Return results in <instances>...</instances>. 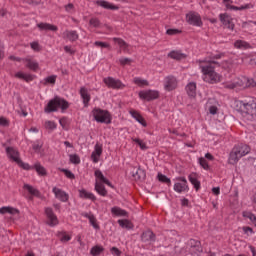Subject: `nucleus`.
Masks as SVG:
<instances>
[{
  "mask_svg": "<svg viewBox=\"0 0 256 256\" xmlns=\"http://www.w3.org/2000/svg\"><path fill=\"white\" fill-rule=\"evenodd\" d=\"M236 110L241 113L245 121H251L256 125V99L250 98L249 100L238 101Z\"/></svg>",
  "mask_w": 256,
  "mask_h": 256,
  "instance_id": "obj_1",
  "label": "nucleus"
},
{
  "mask_svg": "<svg viewBox=\"0 0 256 256\" xmlns=\"http://www.w3.org/2000/svg\"><path fill=\"white\" fill-rule=\"evenodd\" d=\"M209 64L200 66V69L203 73V81L205 83H210V85H215V83H220L221 76L219 73L215 72V66L213 65H219V62L215 60L208 61Z\"/></svg>",
  "mask_w": 256,
  "mask_h": 256,
  "instance_id": "obj_2",
  "label": "nucleus"
},
{
  "mask_svg": "<svg viewBox=\"0 0 256 256\" xmlns=\"http://www.w3.org/2000/svg\"><path fill=\"white\" fill-rule=\"evenodd\" d=\"M69 107V102L65 100V98H61L59 96H55L51 99L46 107L44 108L45 113H55L58 109H61L62 113L67 111Z\"/></svg>",
  "mask_w": 256,
  "mask_h": 256,
  "instance_id": "obj_3",
  "label": "nucleus"
},
{
  "mask_svg": "<svg viewBox=\"0 0 256 256\" xmlns=\"http://www.w3.org/2000/svg\"><path fill=\"white\" fill-rule=\"evenodd\" d=\"M250 152H251V148L246 144L236 145L230 153L229 163L231 165H235L236 163L239 162V159H241V157H245V155H248V153Z\"/></svg>",
  "mask_w": 256,
  "mask_h": 256,
  "instance_id": "obj_4",
  "label": "nucleus"
},
{
  "mask_svg": "<svg viewBox=\"0 0 256 256\" xmlns=\"http://www.w3.org/2000/svg\"><path fill=\"white\" fill-rule=\"evenodd\" d=\"M92 115L97 123H105V125H110L111 123V113L107 110L94 108L92 110Z\"/></svg>",
  "mask_w": 256,
  "mask_h": 256,
  "instance_id": "obj_5",
  "label": "nucleus"
},
{
  "mask_svg": "<svg viewBox=\"0 0 256 256\" xmlns=\"http://www.w3.org/2000/svg\"><path fill=\"white\" fill-rule=\"evenodd\" d=\"M186 22L194 27H201L203 25L201 16L197 12H189L186 14Z\"/></svg>",
  "mask_w": 256,
  "mask_h": 256,
  "instance_id": "obj_6",
  "label": "nucleus"
},
{
  "mask_svg": "<svg viewBox=\"0 0 256 256\" xmlns=\"http://www.w3.org/2000/svg\"><path fill=\"white\" fill-rule=\"evenodd\" d=\"M189 252L191 255H199V253H203V247L201 246V241L190 239L188 241Z\"/></svg>",
  "mask_w": 256,
  "mask_h": 256,
  "instance_id": "obj_7",
  "label": "nucleus"
},
{
  "mask_svg": "<svg viewBox=\"0 0 256 256\" xmlns=\"http://www.w3.org/2000/svg\"><path fill=\"white\" fill-rule=\"evenodd\" d=\"M219 19L226 29H230V31L235 29V23H233V17H231V15L223 13L219 15Z\"/></svg>",
  "mask_w": 256,
  "mask_h": 256,
  "instance_id": "obj_8",
  "label": "nucleus"
},
{
  "mask_svg": "<svg viewBox=\"0 0 256 256\" xmlns=\"http://www.w3.org/2000/svg\"><path fill=\"white\" fill-rule=\"evenodd\" d=\"M45 215L47 217V225H49L50 227H55V225H59V220L57 219V215H55V213L53 212V208H45Z\"/></svg>",
  "mask_w": 256,
  "mask_h": 256,
  "instance_id": "obj_9",
  "label": "nucleus"
},
{
  "mask_svg": "<svg viewBox=\"0 0 256 256\" xmlns=\"http://www.w3.org/2000/svg\"><path fill=\"white\" fill-rule=\"evenodd\" d=\"M140 99H144L145 101H153L155 99H159V91L157 90H146L139 92Z\"/></svg>",
  "mask_w": 256,
  "mask_h": 256,
  "instance_id": "obj_10",
  "label": "nucleus"
},
{
  "mask_svg": "<svg viewBox=\"0 0 256 256\" xmlns=\"http://www.w3.org/2000/svg\"><path fill=\"white\" fill-rule=\"evenodd\" d=\"M103 82L110 89H123V87H125V85H123V82H121V80L115 79L113 77L104 78Z\"/></svg>",
  "mask_w": 256,
  "mask_h": 256,
  "instance_id": "obj_11",
  "label": "nucleus"
},
{
  "mask_svg": "<svg viewBox=\"0 0 256 256\" xmlns=\"http://www.w3.org/2000/svg\"><path fill=\"white\" fill-rule=\"evenodd\" d=\"M177 181L179 182L174 184V191H176V193L189 191V186L187 185V179H185V177H178Z\"/></svg>",
  "mask_w": 256,
  "mask_h": 256,
  "instance_id": "obj_12",
  "label": "nucleus"
},
{
  "mask_svg": "<svg viewBox=\"0 0 256 256\" xmlns=\"http://www.w3.org/2000/svg\"><path fill=\"white\" fill-rule=\"evenodd\" d=\"M52 192L54 193L56 199H59L62 203H67L69 201V194L67 192L61 190L60 188L54 187L52 189Z\"/></svg>",
  "mask_w": 256,
  "mask_h": 256,
  "instance_id": "obj_13",
  "label": "nucleus"
},
{
  "mask_svg": "<svg viewBox=\"0 0 256 256\" xmlns=\"http://www.w3.org/2000/svg\"><path fill=\"white\" fill-rule=\"evenodd\" d=\"M101 155H103V146L97 143L94 146V151L91 154V159L93 163H99V157H101Z\"/></svg>",
  "mask_w": 256,
  "mask_h": 256,
  "instance_id": "obj_14",
  "label": "nucleus"
},
{
  "mask_svg": "<svg viewBox=\"0 0 256 256\" xmlns=\"http://www.w3.org/2000/svg\"><path fill=\"white\" fill-rule=\"evenodd\" d=\"M6 153L8 158L14 161V163H18L21 160V158H19V151L13 147H7Z\"/></svg>",
  "mask_w": 256,
  "mask_h": 256,
  "instance_id": "obj_15",
  "label": "nucleus"
},
{
  "mask_svg": "<svg viewBox=\"0 0 256 256\" xmlns=\"http://www.w3.org/2000/svg\"><path fill=\"white\" fill-rule=\"evenodd\" d=\"M80 97L83 100L84 107H89V101H91V94L85 87L80 88Z\"/></svg>",
  "mask_w": 256,
  "mask_h": 256,
  "instance_id": "obj_16",
  "label": "nucleus"
},
{
  "mask_svg": "<svg viewBox=\"0 0 256 256\" xmlns=\"http://www.w3.org/2000/svg\"><path fill=\"white\" fill-rule=\"evenodd\" d=\"M166 91H173L177 87V80L173 76L166 77V82L164 85Z\"/></svg>",
  "mask_w": 256,
  "mask_h": 256,
  "instance_id": "obj_17",
  "label": "nucleus"
},
{
  "mask_svg": "<svg viewBox=\"0 0 256 256\" xmlns=\"http://www.w3.org/2000/svg\"><path fill=\"white\" fill-rule=\"evenodd\" d=\"M64 39H68V41H71L72 43L74 41H77L79 39V34L75 30H66L64 33Z\"/></svg>",
  "mask_w": 256,
  "mask_h": 256,
  "instance_id": "obj_18",
  "label": "nucleus"
},
{
  "mask_svg": "<svg viewBox=\"0 0 256 256\" xmlns=\"http://www.w3.org/2000/svg\"><path fill=\"white\" fill-rule=\"evenodd\" d=\"M130 115L133 117V119H135L138 123H140L142 127L147 126V122L145 121V118H143V116H141L139 112L135 110H130Z\"/></svg>",
  "mask_w": 256,
  "mask_h": 256,
  "instance_id": "obj_19",
  "label": "nucleus"
},
{
  "mask_svg": "<svg viewBox=\"0 0 256 256\" xmlns=\"http://www.w3.org/2000/svg\"><path fill=\"white\" fill-rule=\"evenodd\" d=\"M9 213V215H19V209L13 208L11 206H3L0 208V215H5Z\"/></svg>",
  "mask_w": 256,
  "mask_h": 256,
  "instance_id": "obj_20",
  "label": "nucleus"
},
{
  "mask_svg": "<svg viewBox=\"0 0 256 256\" xmlns=\"http://www.w3.org/2000/svg\"><path fill=\"white\" fill-rule=\"evenodd\" d=\"M141 239L142 241H144V243H147L148 241L155 242L156 236L155 233H153V231L147 230L142 233Z\"/></svg>",
  "mask_w": 256,
  "mask_h": 256,
  "instance_id": "obj_21",
  "label": "nucleus"
},
{
  "mask_svg": "<svg viewBox=\"0 0 256 256\" xmlns=\"http://www.w3.org/2000/svg\"><path fill=\"white\" fill-rule=\"evenodd\" d=\"M96 5H99V7H103V9H110L111 11H117V9H119V6H115L105 0H98L96 2Z\"/></svg>",
  "mask_w": 256,
  "mask_h": 256,
  "instance_id": "obj_22",
  "label": "nucleus"
},
{
  "mask_svg": "<svg viewBox=\"0 0 256 256\" xmlns=\"http://www.w3.org/2000/svg\"><path fill=\"white\" fill-rule=\"evenodd\" d=\"M79 197L81 199H90V201H97V197H95V194L87 192V190L85 189L79 190Z\"/></svg>",
  "mask_w": 256,
  "mask_h": 256,
  "instance_id": "obj_23",
  "label": "nucleus"
},
{
  "mask_svg": "<svg viewBox=\"0 0 256 256\" xmlns=\"http://www.w3.org/2000/svg\"><path fill=\"white\" fill-rule=\"evenodd\" d=\"M186 92L189 97H196L197 96V84L194 82H190L186 86Z\"/></svg>",
  "mask_w": 256,
  "mask_h": 256,
  "instance_id": "obj_24",
  "label": "nucleus"
},
{
  "mask_svg": "<svg viewBox=\"0 0 256 256\" xmlns=\"http://www.w3.org/2000/svg\"><path fill=\"white\" fill-rule=\"evenodd\" d=\"M94 175H95L96 178L99 179V181L101 183H104L105 185H108V187H113V184H111V182L107 178H105V176L103 175V172H101V170H96L94 172Z\"/></svg>",
  "mask_w": 256,
  "mask_h": 256,
  "instance_id": "obj_25",
  "label": "nucleus"
},
{
  "mask_svg": "<svg viewBox=\"0 0 256 256\" xmlns=\"http://www.w3.org/2000/svg\"><path fill=\"white\" fill-rule=\"evenodd\" d=\"M147 174L145 173V170L138 168L135 172L132 173V177L136 181H143L145 180V177Z\"/></svg>",
  "mask_w": 256,
  "mask_h": 256,
  "instance_id": "obj_26",
  "label": "nucleus"
},
{
  "mask_svg": "<svg viewBox=\"0 0 256 256\" xmlns=\"http://www.w3.org/2000/svg\"><path fill=\"white\" fill-rule=\"evenodd\" d=\"M38 29L40 31H57L58 28L55 25L49 24V23H39L37 24Z\"/></svg>",
  "mask_w": 256,
  "mask_h": 256,
  "instance_id": "obj_27",
  "label": "nucleus"
},
{
  "mask_svg": "<svg viewBox=\"0 0 256 256\" xmlns=\"http://www.w3.org/2000/svg\"><path fill=\"white\" fill-rule=\"evenodd\" d=\"M168 57H170V59H175L176 61H181L182 59H186L187 55L184 53H181L180 51H171L168 54Z\"/></svg>",
  "mask_w": 256,
  "mask_h": 256,
  "instance_id": "obj_28",
  "label": "nucleus"
},
{
  "mask_svg": "<svg viewBox=\"0 0 256 256\" xmlns=\"http://www.w3.org/2000/svg\"><path fill=\"white\" fill-rule=\"evenodd\" d=\"M227 9H231L232 11H243L245 9H253V5L252 4H245L242 6H234L231 4H226Z\"/></svg>",
  "mask_w": 256,
  "mask_h": 256,
  "instance_id": "obj_29",
  "label": "nucleus"
},
{
  "mask_svg": "<svg viewBox=\"0 0 256 256\" xmlns=\"http://www.w3.org/2000/svg\"><path fill=\"white\" fill-rule=\"evenodd\" d=\"M24 61L27 63L26 67L31 71H37L39 69V63L37 61H33L31 58H25Z\"/></svg>",
  "mask_w": 256,
  "mask_h": 256,
  "instance_id": "obj_30",
  "label": "nucleus"
},
{
  "mask_svg": "<svg viewBox=\"0 0 256 256\" xmlns=\"http://www.w3.org/2000/svg\"><path fill=\"white\" fill-rule=\"evenodd\" d=\"M95 191L102 197H107V189H105V185L99 182L95 183Z\"/></svg>",
  "mask_w": 256,
  "mask_h": 256,
  "instance_id": "obj_31",
  "label": "nucleus"
},
{
  "mask_svg": "<svg viewBox=\"0 0 256 256\" xmlns=\"http://www.w3.org/2000/svg\"><path fill=\"white\" fill-rule=\"evenodd\" d=\"M112 215H116V217H127V211L119 208V207H113L111 209Z\"/></svg>",
  "mask_w": 256,
  "mask_h": 256,
  "instance_id": "obj_32",
  "label": "nucleus"
},
{
  "mask_svg": "<svg viewBox=\"0 0 256 256\" xmlns=\"http://www.w3.org/2000/svg\"><path fill=\"white\" fill-rule=\"evenodd\" d=\"M234 47H236V49H251V44L243 40H237L234 43Z\"/></svg>",
  "mask_w": 256,
  "mask_h": 256,
  "instance_id": "obj_33",
  "label": "nucleus"
},
{
  "mask_svg": "<svg viewBox=\"0 0 256 256\" xmlns=\"http://www.w3.org/2000/svg\"><path fill=\"white\" fill-rule=\"evenodd\" d=\"M103 251H105V248H103V246H93L90 250V255L92 256H99L103 253Z\"/></svg>",
  "mask_w": 256,
  "mask_h": 256,
  "instance_id": "obj_34",
  "label": "nucleus"
},
{
  "mask_svg": "<svg viewBox=\"0 0 256 256\" xmlns=\"http://www.w3.org/2000/svg\"><path fill=\"white\" fill-rule=\"evenodd\" d=\"M33 169H35L36 173L41 177H45V175H47V170L40 163H36Z\"/></svg>",
  "mask_w": 256,
  "mask_h": 256,
  "instance_id": "obj_35",
  "label": "nucleus"
},
{
  "mask_svg": "<svg viewBox=\"0 0 256 256\" xmlns=\"http://www.w3.org/2000/svg\"><path fill=\"white\" fill-rule=\"evenodd\" d=\"M15 77H17V79H23L27 83H29V81H33V75H31V74H24L22 72L16 73Z\"/></svg>",
  "mask_w": 256,
  "mask_h": 256,
  "instance_id": "obj_36",
  "label": "nucleus"
},
{
  "mask_svg": "<svg viewBox=\"0 0 256 256\" xmlns=\"http://www.w3.org/2000/svg\"><path fill=\"white\" fill-rule=\"evenodd\" d=\"M224 89H235L236 87H243V84L241 82H226L222 84Z\"/></svg>",
  "mask_w": 256,
  "mask_h": 256,
  "instance_id": "obj_37",
  "label": "nucleus"
},
{
  "mask_svg": "<svg viewBox=\"0 0 256 256\" xmlns=\"http://www.w3.org/2000/svg\"><path fill=\"white\" fill-rule=\"evenodd\" d=\"M157 179H158V181H160V183H166V185L171 187V179L169 177L165 176L164 174L158 173Z\"/></svg>",
  "mask_w": 256,
  "mask_h": 256,
  "instance_id": "obj_38",
  "label": "nucleus"
},
{
  "mask_svg": "<svg viewBox=\"0 0 256 256\" xmlns=\"http://www.w3.org/2000/svg\"><path fill=\"white\" fill-rule=\"evenodd\" d=\"M189 181L192 185H194V189L199 191L201 189V182L197 180L193 175L189 176Z\"/></svg>",
  "mask_w": 256,
  "mask_h": 256,
  "instance_id": "obj_39",
  "label": "nucleus"
},
{
  "mask_svg": "<svg viewBox=\"0 0 256 256\" xmlns=\"http://www.w3.org/2000/svg\"><path fill=\"white\" fill-rule=\"evenodd\" d=\"M24 189L30 193V195H34L35 197H39V190L35 189L33 186L29 184L24 185Z\"/></svg>",
  "mask_w": 256,
  "mask_h": 256,
  "instance_id": "obj_40",
  "label": "nucleus"
},
{
  "mask_svg": "<svg viewBox=\"0 0 256 256\" xmlns=\"http://www.w3.org/2000/svg\"><path fill=\"white\" fill-rule=\"evenodd\" d=\"M118 224L123 229H133V223H131L129 220H118Z\"/></svg>",
  "mask_w": 256,
  "mask_h": 256,
  "instance_id": "obj_41",
  "label": "nucleus"
},
{
  "mask_svg": "<svg viewBox=\"0 0 256 256\" xmlns=\"http://www.w3.org/2000/svg\"><path fill=\"white\" fill-rule=\"evenodd\" d=\"M69 159L70 163H73V165H79V163H81V158L77 154H70Z\"/></svg>",
  "mask_w": 256,
  "mask_h": 256,
  "instance_id": "obj_42",
  "label": "nucleus"
},
{
  "mask_svg": "<svg viewBox=\"0 0 256 256\" xmlns=\"http://www.w3.org/2000/svg\"><path fill=\"white\" fill-rule=\"evenodd\" d=\"M45 128L49 131H54V129H57V124L51 120H48L45 122Z\"/></svg>",
  "mask_w": 256,
  "mask_h": 256,
  "instance_id": "obj_43",
  "label": "nucleus"
},
{
  "mask_svg": "<svg viewBox=\"0 0 256 256\" xmlns=\"http://www.w3.org/2000/svg\"><path fill=\"white\" fill-rule=\"evenodd\" d=\"M243 217H246V219H250V221L256 225V216L255 214L251 213V212H244L243 213Z\"/></svg>",
  "mask_w": 256,
  "mask_h": 256,
  "instance_id": "obj_44",
  "label": "nucleus"
},
{
  "mask_svg": "<svg viewBox=\"0 0 256 256\" xmlns=\"http://www.w3.org/2000/svg\"><path fill=\"white\" fill-rule=\"evenodd\" d=\"M17 165H19V167H21L22 169H25V171H31V169L34 168V166H30L27 163H24L23 160H19V162H17Z\"/></svg>",
  "mask_w": 256,
  "mask_h": 256,
  "instance_id": "obj_45",
  "label": "nucleus"
},
{
  "mask_svg": "<svg viewBox=\"0 0 256 256\" xmlns=\"http://www.w3.org/2000/svg\"><path fill=\"white\" fill-rule=\"evenodd\" d=\"M199 165H201L202 169H205V171H209V163L205 158H199Z\"/></svg>",
  "mask_w": 256,
  "mask_h": 256,
  "instance_id": "obj_46",
  "label": "nucleus"
},
{
  "mask_svg": "<svg viewBox=\"0 0 256 256\" xmlns=\"http://www.w3.org/2000/svg\"><path fill=\"white\" fill-rule=\"evenodd\" d=\"M89 223H90V225H92V227L94 229H100L99 224H97V218H95V215H92L89 218Z\"/></svg>",
  "mask_w": 256,
  "mask_h": 256,
  "instance_id": "obj_47",
  "label": "nucleus"
},
{
  "mask_svg": "<svg viewBox=\"0 0 256 256\" xmlns=\"http://www.w3.org/2000/svg\"><path fill=\"white\" fill-rule=\"evenodd\" d=\"M132 141H134V143H137L140 147V149H142L143 151H145V149H147V145L145 143H143V141L139 138H133Z\"/></svg>",
  "mask_w": 256,
  "mask_h": 256,
  "instance_id": "obj_48",
  "label": "nucleus"
},
{
  "mask_svg": "<svg viewBox=\"0 0 256 256\" xmlns=\"http://www.w3.org/2000/svg\"><path fill=\"white\" fill-rule=\"evenodd\" d=\"M89 25H91V27H100L101 26V21L98 20V18H91L89 21Z\"/></svg>",
  "mask_w": 256,
  "mask_h": 256,
  "instance_id": "obj_49",
  "label": "nucleus"
},
{
  "mask_svg": "<svg viewBox=\"0 0 256 256\" xmlns=\"http://www.w3.org/2000/svg\"><path fill=\"white\" fill-rule=\"evenodd\" d=\"M61 172L65 174V176L68 178V179H75V174H73V172H71V170H67L65 168H62L61 169Z\"/></svg>",
  "mask_w": 256,
  "mask_h": 256,
  "instance_id": "obj_50",
  "label": "nucleus"
},
{
  "mask_svg": "<svg viewBox=\"0 0 256 256\" xmlns=\"http://www.w3.org/2000/svg\"><path fill=\"white\" fill-rule=\"evenodd\" d=\"M244 81L246 82L245 86L242 87H256V82L254 79H248V78H244Z\"/></svg>",
  "mask_w": 256,
  "mask_h": 256,
  "instance_id": "obj_51",
  "label": "nucleus"
},
{
  "mask_svg": "<svg viewBox=\"0 0 256 256\" xmlns=\"http://www.w3.org/2000/svg\"><path fill=\"white\" fill-rule=\"evenodd\" d=\"M119 63L122 66L131 65V63H133V59H131V58H120Z\"/></svg>",
  "mask_w": 256,
  "mask_h": 256,
  "instance_id": "obj_52",
  "label": "nucleus"
},
{
  "mask_svg": "<svg viewBox=\"0 0 256 256\" xmlns=\"http://www.w3.org/2000/svg\"><path fill=\"white\" fill-rule=\"evenodd\" d=\"M134 83L136 85H140V86H143V85L147 86V85H149V82L147 80H143L141 78H134Z\"/></svg>",
  "mask_w": 256,
  "mask_h": 256,
  "instance_id": "obj_53",
  "label": "nucleus"
},
{
  "mask_svg": "<svg viewBox=\"0 0 256 256\" xmlns=\"http://www.w3.org/2000/svg\"><path fill=\"white\" fill-rule=\"evenodd\" d=\"M114 43H117L119 47H127V42L121 38H113Z\"/></svg>",
  "mask_w": 256,
  "mask_h": 256,
  "instance_id": "obj_54",
  "label": "nucleus"
},
{
  "mask_svg": "<svg viewBox=\"0 0 256 256\" xmlns=\"http://www.w3.org/2000/svg\"><path fill=\"white\" fill-rule=\"evenodd\" d=\"M57 81V76L52 75L45 78L46 83H50L51 85H55V82Z\"/></svg>",
  "mask_w": 256,
  "mask_h": 256,
  "instance_id": "obj_55",
  "label": "nucleus"
},
{
  "mask_svg": "<svg viewBox=\"0 0 256 256\" xmlns=\"http://www.w3.org/2000/svg\"><path fill=\"white\" fill-rule=\"evenodd\" d=\"M179 33H181V30L179 29H173V28H170L166 31V35H179Z\"/></svg>",
  "mask_w": 256,
  "mask_h": 256,
  "instance_id": "obj_56",
  "label": "nucleus"
},
{
  "mask_svg": "<svg viewBox=\"0 0 256 256\" xmlns=\"http://www.w3.org/2000/svg\"><path fill=\"white\" fill-rule=\"evenodd\" d=\"M94 45H96V47H102L104 49H108L109 48V44L106 43V42L96 41L94 43Z\"/></svg>",
  "mask_w": 256,
  "mask_h": 256,
  "instance_id": "obj_57",
  "label": "nucleus"
},
{
  "mask_svg": "<svg viewBox=\"0 0 256 256\" xmlns=\"http://www.w3.org/2000/svg\"><path fill=\"white\" fill-rule=\"evenodd\" d=\"M0 125L1 127H9V120L5 117H0Z\"/></svg>",
  "mask_w": 256,
  "mask_h": 256,
  "instance_id": "obj_58",
  "label": "nucleus"
},
{
  "mask_svg": "<svg viewBox=\"0 0 256 256\" xmlns=\"http://www.w3.org/2000/svg\"><path fill=\"white\" fill-rule=\"evenodd\" d=\"M74 9H75V6L73 5V3H69L65 5V11H67V13H71Z\"/></svg>",
  "mask_w": 256,
  "mask_h": 256,
  "instance_id": "obj_59",
  "label": "nucleus"
},
{
  "mask_svg": "<svg viewBox=\"0 0 256 256\" xmlns=\"http://www.w3.org/2000/svg\"><path fill=\"white\" fill-rule=\"evenodd\" d=\"M111 253H113L114 255H117V256H121V250H119V248L117 247H112L110 249Z\"/></svg>",
  "mask_w": 256,
  "mask_h": 256,
  "instance_id": "obj_60",
  "label": "nucleus"
},
{
  "mask_svg": "<svg viewBox=\"0 0 256 256\" xmlns=\"http://www.w3.org/2000/svg\"><path fill=\"white\" fill-rule=\"evenodd\" d=\"M30 47H31V49H33L34 51H40L39 42H32V43L30 44Z\"/></svg>",
  "mask_w": 256,
  "mask_h": 256,
  "instance_id": "obj_61",
  "label": "nucleus"
},
{
  "mask_svg": "<svg viewBox=\"0 0 256 256\" xmlns=\"http://www.w3.org/2000/svg\"><path fill=\"white\" fill-rule=\"evenodd\" d=\"M60 240L63 243H67V241H71V236L67 235V234H62V237L60 238Z\"/></svg>",
  "mask_w": 256,
  "mask_h": 256,
  "instance_id": "obj_62",
  "label": "nucleus"
},
{
  "mask_svg": "<svg viewBox=\"0 0 256 256\" xmlns=\"http://www.w3.org/2000/svg\"><path fill=\"white\" fill-rule=\"evenodd\" d=\"M59 123H60L61 127H62L63 129H65V127H67V118H65V117L61 118V119L59 120Z\"/></svg>",
  "mask_w": 256,
  "mask_h": 256,
  "instance_id": "obj_63",
  "label": "nucleus"
},
{
  "mask_svg": "<svg viewBox=\"0 0 256 256\" xmlns=\"http://www.w3.org/2000/svg\"><path fill=\"white\" fill-rule=\"evenodd\" d=\"M217 111H218L217 106H210V108H209V113H210L211 115H217Z\"/></svg>",
  "mask_w": 256,
  "mask_h": 256,
  "instance_id": "obj_64",
  "label": "nucleus"
}]
</instances>
